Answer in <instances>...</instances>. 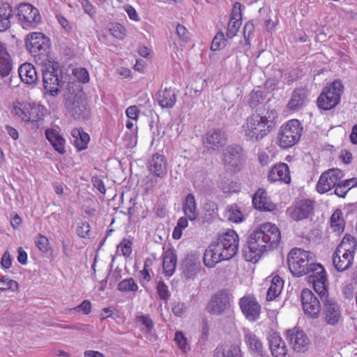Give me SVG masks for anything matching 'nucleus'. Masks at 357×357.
<instances>
[{
  "label": "nucleus",
  "mask_w": 357,
  "mask_h": 357,
  "mask_svg": "<svg viewBox=\"0 0 357 357\" xmlns=\"http://www.w3.org/2000/svg\"><path fill=\"white\" fill-rule=\"evenodd\" d=\"M230 303L231 295L228 291L222 290L211 297L207 308L211 314L219 315L230 308Z\"/></svg>",
  "instance_id": "obj_12"
},
{
  "label": "nucleus",
  "mask_w": 357,
  "mask_h": 357,
  "mask_svg": "<svg viewBox=\"0 0 357 357\" xmlns=\"http://www.w3.org/2000/svg\"><path fill=\"white\" fill-rule=\"evenodd\" d=\"M31 102H16L13 103L11 113L13 116L22 121L26 122L29 119V109L30 108Z\"/></svg>",
  "instance_id": "obj_41"
},
{
  "label": "nucleus",
  "mask_w": 357,
  "mask_h": 357,
  "mask_svg": "<svg viewBox=\"0 0 357 357\" xmlns=\"http://www.w3.org/2000/svg\"><path fill=\"white\" fill-rule=\"evenodd\" d=\"M13 15V9L10 4L3 3L0 5V32L5 31L10 28Z\"/></svg>",
  "instance_id": "obj_39"
},
{
  "label": "nucleus",
  "mask_w": 357,
  "mask_h": 357,
  "mask_svg": "<svg viewBox=\"0 0 357 357\" xmlns=\"http://www.w3.org/2000/svg\"><path fill=\"white\" fill-rule=\"evenodd\" d=\"M314 202L303 199L287 208V215L296 222L310 218L314 213Z\"/></svg>",
  "instance_id": "obj_10"
},
{
  "label": "nucleus",
  "mask_w": 357,
  "mask_h": 357,
  "mask_svg": "<svg viewBox=\"0 0 357 357\" xmlns=\"http://www.w3.org/2000/svg\"><path fill=\"white\" fill-rule=\"evenodd\" d=\"M36 245L39 250L43 253H47L50 249L49 240L44 235L40 234L38 236L36 240Z\"/></svg>",
  "instance_id": "obj_52"
},
{
  "label": "nucleus",
  "mask_w": 357,
  "mask_h": 357,
  "mask_svg": "<svg viewBox=\"0 0 357 357\" xmlns=\"http://www.w3.org/2000/svg\"><path fill=\"white\" fill-rule=\"evenodd\" d=\"M252 204L255 208L264 211H273L276 205L272 202L264 189H259L252 197Z\"/></svg>",
  "instance_id": "obj_26"
},
{
  "label": "nucleus",
  "mask_w": 357,
  "mask_h": 357,
  "mask_svg": "<svg viewBox=\"0 0 357 357\" xmlns=\"http://www.w3.org/2000/svg\"><path fill=\"white\" fill-rule=\"evenodd\" d=\"M81 5L84 12L91 17H93L96 15L95 8L88 0H82Z\"/></svg>",
  "instance_id": "obj_62"
},
{
  "label": "nucleus",
  "mask_w": 357,
  "mask_h": 357,
  "mask_svg": "<svg viewBox=\"0 0 357 357\" xmlns=\"http://www.w3.org/2000/svg\"><path fill=\"white\" fill-rule=\"evenodd\" d=\"M67 108L70 114L78 120H84L89 117L90 111L84 98L75 96L73 100L67 102Z\"/></svg>",
  "instance_id": "obj_14"
},
{
  "label": "nucleus",
  "mask_w": 357,
  "mask_h": 357,
  "mask_svg": "<svg viewBox=\"0 0 357 357\" xmlns=\"http://www.w3.org/2000/svg\"><path fill=\"white\" fill-rule=\"evenodd\" d=\"M244 340L250 351L256 357L263 355L264 347L261 340L253 332L244 329Z\"/></svg>",
  "instance_id": "obj_28"
},
{
  "label": "nucleus",
  "mask_w": 357,
  "mask_h": 357,
  "mask_svg": "<svg viewBox=\"0 0 357 357\" xmlns=\"http://www.w3.org/2000/svg\"><path fill=\"white\" fill-rule=\"evenodd\" d=\"M76 311H82L84 314H88L91 311V303L89 300H84L80 305L74 308Z\"/></svg>",
  "instance_id": "obj_64"
},
{
  "label": "nucleus",
  "mask_w": 357,
  "mask_h": 357,
  "mask_svg": "<svg viewBox=\"0 0 357 357\" xmlns=\"http://www.w3.org/2000/svg\"><path fill=\"white\" fill-rule=\"evenodd\" d=\"M245 160L244 151L239 145L227 146L223 151L222 162L228 172L236 173L241 171Z\"/></svg>",
  "instance_id": "obj_5"
},
{
  "label": "nucleus",
  "mask_w": 357,
  "mask_h": 357,
  "mask_svg": "<svg viewBox=\"0 0 357 357\" xmlns=\"http://www.w3.org/2000/svg\"><path fill=\"white\" fill-rule=\"evenodd\" d=\"M354 257L349 254H344L335 251L333 255V264L338 272H343L349 269L354 262Z\"/></svg>",
  "instance_id": "obj_33"
},
{
  "label": "nucleus",
  "mask_w": 357,
  "mask_h": 357,
  "mask_svg": "<svg viewBox=\"0 0 357 357\" xmlns=\"http://www.w3.org/2000/svg\"><path fill=\"white\" fill-rule=\"evenodd\" d=\"M174 341L183 353H187L190 350V347L187 338L181 331L176 332Z\"/></svg>",
  "instance_id": "obj_47"
},
{
  "label": "nucleus",
  "mask_w": 357,
  "mask_h": 357,
  "mask_svg": "<svg viewBox=\"0 0 357 357\" xmlns=\"http://www.w3.org/2000/svg\"><path fill=\"white\" fill-rule=\"evenodd\" d=\"M91 227L90 225L87 222H82L79 225L77 229V234L81 238H86L89 237L90 234Z\"/></svg>",
  "instance_id": "obj_56"
},
{
  "label": "nucleus",
  "mask_w": 357,
  "mask_h": 357,
  "mask_svg": "<svg viewBox=\"0 0 357 357\" xmlns=\"http://www.w3.org/2000/svg\"><path fill=\"white\" fill-rule=\"evenodd\" d=\"M226 45V39L224 33L219 31L213 38L211 46L212 51H217L222 49Z\"/></svg>",
  "instance_id": "obj_49"
},
{
  "label": "nucleus",
  "mask_w": 357,
  "mask_h": 357,
  "mask_svg": "<svg viewBox=\"0 0 357 357\" xmlns=\"http://www.w3.org/2000/svg\"><path fill=\"white\" fill-rule=\"evenodd\" d=\"M301 300L305 314L311 318H317L321 310V305L319 301L312 291L308 289H303L301 294Z\"/></svg>",
  "instance_id": "obj_13"
},
{
  "label": "nucleus",
  "mask_w": 357,
  "mask_h": 357,
  "mask_svg": "<svg viewBox=\"0 0 357 357\" xmlns=\"http://www.w3.org/2000/svg\"><path fill=\"white\" fill-rule=\"evenodd\" d=\"M214 357H241V349L237 345L231 344L225 347H217Z\"/></svg>",
  "instance_id": "obj_42"
},
{
  "label": "nucleus",
  "mask_w": 357,
  "mask_h": 357,
  "mask_svg": "<svg viewBox=\"0 0 357 357\" xmlns=\"http://www.w3.org/2000/svg\"><path fill=\"white\" fill-rule=\"evenodd\" d=\"M13 70V62L10 55L0 59V75L8 77Z\"/></svg>",
  "instance_id": "obj_46"
},
{
  "label": "nucleus",
  "mask_w": 357,
  "mask_h": 357,
  "mask_svg": "<svg viewBox=\"0 0 357 357\" xmlns=\"http://www.w3.org/2000/svg\"><path fill=\"white\" fill-rule=\"evenodd\" d=\"M110 33L116 38L123 39L126 36V29L120 24L116 23L109 29Z\"/></svg>",
  "instance_id": "obj_53"
},
{
  "label": "nucleus",
  "mask_w": 357,
  "mask_h": 357,
  "mask_svg": "<svg viewBox=\"0 0 357 357\" xmlns=\"http://www.w3.org/2000/svg\"><path fill=\"white\" fill-rule=\"evenodd\" d=\"M356 246V239L350 234H346L340 243L336 248L335 251L344 253V255L349 254L350 255L354 257Z\"/></svg>",
  "instance_id": "obj_38"
},
{
  "label": "nucleus",
  "mask_w": 357,
  "mask_h": 357,
  "mask_svg": "<svg viewBox=\"0 0 357 357\" xmlns=\"http://www.w3.org/2000/svg\"><path fill=\"white\" fill-rule=\"evenodd\" d=\"M17 16L24 29H34L41 22L39 10L30 3H21L17 8Z\"/></svg>",
  "instance_id": "obj_7"
},
{
  "label": "nucleus",
  "mask_w": 357,
  "mask_h": 357,
  "mask_svg": "<svg viewBox=\"0 0 357 357\" xmlns=\"http://www.w3.org/2000/svg\"><path fill=\"white\" fill-rule=\"evenodd\" d=\"M344 225L342 213L337 209L331 217V227L334 231L341 233L344 229Z\"/></svg>",
  "instance_id": "obj_43"
},
{
  "label": "nucleus",
  "mask_w": 357,
  "mask_h": 357,
  "mask_svg": "<svg viewBox=\"0 0 357 357\" xmlns=\"http://www.w3.org/2000/svg\"><path fill=\"white\" fill-rule=\"evenodd\" d=\"M344 177V173L340 169H329L323 172L317 182L316 188L320 194L328 192L335 188L338 182Z\"/></svg>",
  "instance_id": "obj_9"
},
{
  "label": "nucleus",
  "mask_w": 357,
  "mask_h": 357,
  "mask_svg": "<svg viewBox=\"0 0 357 357\" xmlns=\"http://www.w3.org/2000/svg\"><path fill=\"white\" fill-rule=\"evenodd\" d=\"M177 258L174 250H167L163 254L162 267L166 276H172L176 266Z\"/></svg>",
  "instance_id": "obj_36"
},
{
  "label": "nucleus",
  "mask_w": 357,
  "mask_h": 357,
  "mask_svg": "<svg viewBox=\"0 0 357 357\" xmlns=\"http://www.w3.org/2000/svg\"><path fill=\"white\" fill-rule=\"evenodd\" d=\"M264 100L263 92L260 91H252L250 93V105L251 107H255L262 102Z\"/></svg>",
  "instance_id": "obj_57"
},
{
  "label": "nucleus",
  "mask_w": 357,
  "mask_h": 357,
  "mask_svg": "<svg viewBox=\"0 0 357 357\" xmlns=\"http://www.w3.org/2000/svg\"><path fill=\"white\" fill-rule=\"evenodd\" d=\"M270 282L271 284L266 293V300L268 301H273L280 294L284 285V281L278 275L273 277Z\"/></svg>",
  "instance_id": "obj_40"
},
{
  "label": "nucleus",
  "mask_w": 357,
  "mask_h": 357,
  "mask_svg": "<svg viewBox=\"0 0 357 357\" xmlns=\"http://www.w3.org/2000/svg\"><path fill=\"white\" fill-rule=\"evenodd\" d=\"M268 344L273 357H286L288 352L287 347L276 333H272L268 336Z\"/></svg>",
  "instance_id": "obj_24"
},
{
  "label": "nucleus",
  "mask_w": 357,
  "mask_h": 357,
  "mask_svg": "<svg viewBox=\"0 0 357 357\" xmlns=\"http://www.w3.org/2000/svg\"><path fill=\"white\" fill-rule=\"evenodd\" d=\"M314 268L310 272V281L313 284L314 291L320 296H324L326 292V275L324 268L320 264H312Z\"/></svg>",
  "instance_id": "obj_17"
},
{
  "label": "nucleus",
  "mask_w": 357,
  "mask_h": 357,
  "mask_svg": "<svg viewBox=\"0 0 357 357\" xmlns=\"http://www.w3.org/2000/svg\"><path fill=\"white\" fill-rule=\"evenodd\" d=\"M139 109L137 106L132 105L128 107L126 110L127 117L133 121H137L139 118Z\"/></svg>",
  "instance_id": "obj_61"
},
{
  "label": "nucleus",
  "mask_w": 357,
  "mask_h": 357,
  "mask_svg": "<svg viewBox=\"0 0 357 357\" xmlns=\"http://www.w3.org/2000/svg\"><path fill=\"white\" fill-rule=\"evenodd\" d=\"M182 275L187 280H194L201 269V263L197 257L187 255L181 262Z\"/></svg>",
  "instance_id": "obj_20"
},
{
  "label": "nucleus",
  "mask_w": 357,
  "mask_h": 357,
  "mask_svg": "<svg viewBox=\"0 0 357 357\" xmlns=\"http://www.w3.org/2000/svg\"><path fill=\"white\" fill-rule=\"evenodd\" d=\"M19 76L21 80L28 84H36L38 80V75L35 67L29 63H24L18 69Z\"/></svg>",
  "instance_id": "obj_35"
},
{
  "label": "nucleus",
  "mask_w": 357,
  "mask_h": 357,
  "mask_svg": "<svg viewBox=\"0 0 357 357\" xmlns=\"http://www.w3.org/2000/svg\"><path fill=\"white\" fill-rule=\"evenodd\" d=\"M203 260L206 267L213 268L218 262L229 259L225 257V254L213 242L206 250Z\"/></svg>",
  "instance_id": "obj_23"
},
{
  "label": "nucleus",
  "mask_w": 357,
  "mask_h": 357,
  "mask_svg": "<svg viewBox=\"0 0 357 357\" xmlns=\"http://www.w3.org/2000/svg\"><path fill=\"white\" fill-rule=\"evenodd\" d=\"M287 262L290 272L297 277L310 273L312 264H316L312 253L298 248L289 252Z\"/></svg>",
  "instance_id": "obj_3"
},
{
  "label": "nucleus",
  "mask_w": 357,
  "mask_h": 357,
  "mask_svg": "<svg viewBox=\"0 0 357 357\" xmlns=\"http://www.w3.org/2000/svg\"><path fill=\"white\" fill-rule=\"evenodd\" d=\"M309 91L305 88H297L293 91L287 107L290 111H298L308 102Z\"/></svg>",
  "instance_id": "obj_22"
},
{
  "label": "nucleus",
  "mask_w": 357,
  "mask_h": 357,
  "mask_svg": "<svg viewBox=\"0 0 357 357\" xmlns=\"http://www.w3.org/2000/svg\"><path fill=\"white\" fill-rule=\"evenodd\" d=\"M255 29L254 25L251 22H247L243 28V36L245 40V43L248 45H250V38L251 34L253 33Z\"/></svg>",
  "instance_id": "obj_60"
},
{
  "label": "nucleus",
  "mask_w": 357,
  "mask_h": 357,
  "mask_svg": "<svg viewBox=\"0 0 357 357\" xmlns=\"http://www.w3.org/2000/svg\"><path fill=\"white\" fill-rule=\"evenodd\" d=\"M214 243L225 254V257L230 259L237 252L238 236L234 230H228Z\"/></svg>",
  "instance_id": "obj_11"
},
{
  "label": "nucleus",
  "mask_w": 357,
  "mask_h": 357,
  "mask_svg": "<svg viewBox=\"0 0 357 357\" xmlns=\"http://www.w3.org/2000/svg\"><path fill=\"white\" fill-rule=\"evenodd\" d=\"M136 321L137 324H139L140 325H142L145 327V331L146 333L150 332L154 326V323L149 314H142L137 316Z\"/></svg>",
  "instance_id": "obj_51"
},
{
  "label": "nucleus",
  "mask_w": 357,
  "mask_h": 357,
  "mask_svg": "<svg viewBox=\"0 0 357 357\" xmlns=\"http://www.w3.org/2000/svg\"><path fill=\"white\" fill-rule=\"evenodd\" d=\"M188 220L189 219L185 215L178 218L172 233V236L174 239L178 240L181 238L183 230L188 226Z\"/></svg>",
  "instance_id": "obj_48"
},
{
  "label": "nucleus",
  "mask_w": 357,
  "mask_h": 357,
  "mask_svg": "<svg viewBox=\"0 0 357 357\" xmlns=\"http://www.w3.org/2000/svg\"><path fill=\"white\" fill-rule=\"evenodd\" d=\"M277 117L278 113L275 109H268L262 114H253L247 118L242 126V131L248 139L259 142L271 131Z\"/></svg>",
  "instance_id": "obj_2"
},
{
  "label": "nucleus",
  "mask_w": 357,
  "mask_h": 357,
  "mask_svg": "<svg viewBox=\"0 0 357 357\" xmlns=\"http://www.w3.org/2000/svg\"><path fill=\"white\" fill-rule=\"evenodd\" d=\"M344 90L341 81L336 79L329 86L326 87L317 99L318 107L324 110L335 107L340 101Z\"/></svg>",
  "instance_id": "obj_6"
},
{
  "label": "nucleus",
  "mask_w": 357,
  "mask_h": 357,
  "mask_svg": "<svg viewBox=\"0 0 357 357\" xmlns=\"http://www.w3.org/2000/svg\"><path fill=\"white\" fill-rule=\"evenodd\" d=\"M176 33L178 38L183 42H188L190 40V34L188 29L182 24H177Z\"/></svg>",
  "instance_id": "obj_59"
},
{
  "label": "nucleus",
  "mask_w": 357,
  "mask_h": 357,
  "mask_svg": "<svg viewBox=\"0 0 357 357\" xmlns=\"http://www.w3.org/2000/svg\"><path fill=\"white\" fill-rule=\"evenodd\" d=\"M148 169L154 176L163 178L167 173V164L165 156L160 153H155L148 162Z\"/></svg>",
  "instance_id": "obj_21"
},
{
  "label": "nucleus",
  "mask_w": 357,
  "mask_h": 357,
  "mask_svg": "<svg viewBox=\"0 0 357 357\" xmlns=\"http://www.w3.org/2000/svg\"><path fill=\"white\" fill-rule=\"evenodd\" d=\"M280 240V231L275 224L266 222L260 225L249 236L248 250L244 251L245 260L256 263L263 253L276 248Z\"/></svg>",
  "instance_id": "obj_1"
},
{
  "label": "nucleus",
  "mask_w": 357,
  "mask_h": 357,
  "mask_svg": "<svg viewBox=\"0 0 357 357\" xmlns=\"http://www.w3.org/2000/svg\"><path fill=\"white\" fill-rule=\"evenodd\" d=\"M241 4L236 2L227 26V36L229 38L234 37L241 25Z\"/></svg>",
  "instance_id": "obj_27"
},
{
  "label": "nucleus",
  "mask_w": 357,
  "mask_h": 357,
  "mask_svg": "<svg viewBox=\"0 0 357 357\" xmlns=\"http://www.w3.org/2000/svg\"><path fill=\"white\" fill-rule=\"evenodd\" d=\"M155 98L158 103L162 108H172L176 101L175 91L172 88H165L159 91Z\"/></svg>",
  "instance_id": "obj_32"
},
{
  "label": "nucleus",
  "mask_w": 357,
  "mask_h": 357,
  "mask_svg": "<svg viewBox=\"0 0 357 357\" xmlns=\"http://www.w3.org/2000/svg\"><path fill=\"white\" fill-rule=\"evenodd\" d=\"M287 339L293 349L297 352H304L307 349L310 340L305 333L296 328L287 332Z\"/></svg>",
  "instance_id": "obj_18"
},
{
  "label": "nucleus",
  "mask_w": 357,
  "mask_h": 357,
  "mask_svg": "<svg viewBox=\"0 0 357 357\" xmlns=\"http://www.w3.org/2000/svg\"><path fill=\"white\" fill-rule=\"evenodd\" d=\"M303 126L297 119H291L282 125L277 135L278 145L282 149L292 147L300 140Z\"/></svg>",
  "instance_id": "obj_4"
},
{
  "label": "nucleus",
  "mask_w": 357,
  "mask_h": 357,
  "mask_svg": "<svg viewBox=\"0 0 357 357\" xmlns=\"http://www.w3.org/2000/svg\"><path fill=\"white\" fill-rule=\"evenodd\" d=\"M268 178L272 182L281 181L284 183H289L291 176L289 166L284 162L275 165L269 171Z\"/></svg>",
  "instance_id": "obj_25"
},
{
  "label": "nucleus",
  "mask_w": 357,
  "mask_h": 357,
  "mask_svg": "<svg viewBox=\"0 0 357 357\" xmlns=\"http://www.w3.org/2000/svg\"><path fill=\"white\" fill-rule=\"evenodd\" d=\"M239 305L248 320L255 321L259 318L261 306L253 296L248 295L242 297L239 301Z\"/></svg>",
  "instance_id": "obj_15"
},
{
  "label": "nucleus",
  "mask_w": 357,
  "mask_h": 357,
  "mask_svg": "<svg viewBox=\"0 0 357 357\" xmlns=\"http://www.w3.org/2000/svg\"><path fill=\"white\" fill-rule=\"evenodd\" d=\"M117 289L122 292L137 291L138 285L132 278H130L121 281L118 284Z\"/></svg>",
  "instance_id": "obj_44"
},
{
  "label": "nucleus",
  "mask_w": 357,
  "mask_h": 357,
  "mask_svg": "<svg viewBox=\"0 0 357 357\" xmlns=\"http://www.w3.org/2000/svg\"><path fill=\"white\" fill-rule=\"evenodd\" d=\"M324 314L328 324L333 326L337 324L341 318L340 306L336 302L327 300L324 304Z\"/></svg>",
  "instance_id": "obj_29"
},
{
  "label": "nucleus",
  "mask_w": 357,
  "mask_h": 357,
  "mask_svg": "<svg viewBox=\"0 0 357 357\" xmlns=\"http://www.w3.org/2000/svg\"><path fill=\"white\" fill-rule=\"evenodd\" d=\"M45 137L56 151L60 154L66 153V140L58 129L49 128L45 130Z\"/></svg>",
  "instance_id": "obj_30"
},
{
  "label": "nucleus",
  "mask_w": 357,
  "mask_h": 357,
  "mask_svg": "<svg viewBox=\"0 0 357 357\" xmlns=\"http://www.w3.org/2000/svg\"><path fill=\"white\" fill-rule=\"evenodd\" d=\"M72 143L78 151L86 149L90 140L89 135L80 128H75L71 131Z\"/></svg>",
  "instance_id": "obj_37"
},
{
  "label": "nucleus",
  "mask_w": 357,
  "mask_h": 357,
  "mask_svg": "<svg viewBox=\"0 0 357 357\" xmlns=\"http://www.w3.org/2000/svg\"><path fill=\"white\" fill-rule=\"evenodd\" d=\"M226 142L227 137L225 132L220 129H213L206 133L203 144L208 151H216L225 146Z\"/></svg>",
  "instance_id": "obj_16"
},
{
  "label": "nucleus",
  "mask_w": 357,
  "mask_h": 357,
  "mask_svg": "<svg viewBox=\"0 0 357 357\" xmlns=\"http://www.w3.org/2000/svg\"><path fill=\"white\" fill-rule=\"evenodd\" d=\"M26 49L34 56L45 54L50 47L49 38L40 32L28 34L25 38Z\"/></svg>",
  "instance_id": "obj_8"
},
{
  "label": "nucleus",
  "mask_w": 357,
  "mask_h": 357,
  "mask_svg": "<svg viewBox=\"0 0 357 357\" xmlns=\"http://www.w3.org/2000/svg\"><path fill=\"white\" fill-rule=\"evenodd\" d=\"M18 289V283L8 278L3 277L0 280V291H5L11 290L16 291Z\"/></svg>",
  "instance_id": "obj_50"
},
{
  "label": "nucleus",
  "mask_w": 357,
  "mask_h": 357,
  "mask_svg": "<svg viewBox=\"0 0 357 357\" xmlns=\"http://www.w3.org/2000/svg\"><path fill=\"white\" fill-rule=\"evenodd\" d=\"M157 292L159 297L162 300H167L170 296L167 285L162 281L158 283Z\"/></svg>",
  "instance_id": "obj_55"
},
{
  "label": "nucleus",
  "mask_w": 357,
  "mask_h": 357,
  "mask_svg": "<svg viewBox=\"0 0 357 357\" xmlns=\"http://www.w3.org/2000/svg\"><path fill=\"white\" fill-rule=\"evenodd\" d=\"M73 75L82 83H87L89 80V73L84 68H75Z\"/></svg>",
  "instance_id": "obj_54"
},
{
  "label": "nucleus",
  "mask_w": 357,
  "mask_h": 357,
  "mask_svg": "<svg viewBox=\"0 0 357 357\" xmlns=\"http://www.w3.org/2000/svg\"><path fill=\"white\" fill-rule=\"evenodd\" d=\"M182 211L190 221H195L199 216V211L195 197L193 194L189 193L185 197L182 203Z\"/></svg>",
  "instance_id": "obj_31"
},
{
  "label": "nucleus",
  "mask_w": 357,
  "mask_h": 357,
  "mask_svg": "<svg viewBox=\"0 0 357 357\" xmlns=\"http://www.w3.org/2000/svg\"><path fill=\"white\" fill-rule=\"evenodd\" d=\"M227 218L229 221L236 223L243 220V215L236 205H231L227 208Z\"/></svg>",
  "instance_id": "obj_45"
},
{
  "label": "nucleus",
  "mask_w": 357,
  "mask_h": 357,
  "mask_svg": "<svg viewBox=\"0 0 357 357\" xmlns=\"http://www.w3.org/2000/svg\"><path fill=\"white\" fill-rule=\"evenodd\" d=\"M118 248H120L122 255L128 257L132 253V243L128 240H123L119 245Z\"/></svg>",
  "instance_id": "obj_58"
},
{
  "label": "nucleus",
  "mask_w": 357,
  "mask_h": 357,
  "mask_svg": "<svg viewBox=\"0 0 357 357\" xmlns=\"http://www.w3.org/2000/svg\"><path fill=\"white\" fill-rule=\"evenodd\" d=\"M43 82L44 87V94L51 97L56 96L59 93V79L57 72L54 69L52 70H45L43 73Z\"/></svg>",
  "instance_id": "obj_19"
},
{
  "label": "nucleus",
  "mask_w": 357,
  "mask_h": 357,
  "mask_svg": "<svg viewBox=\"0 0 357 357\" xmlns=\"http://www.w3.org/2000/svg\"><path fill=\"white\" fill-rule=\"evenodd\" d=\"M46 108L39 104L31 103L29 109V116L26 122H29L34 128H38L39 123L43 121L46 114Z\"/></svg>",
  "instance_id": "obj_34"
},
{
  "label": "nucleus",
  "mask_w": 357,
  "mask_h": 357,
  "mask_svg": "<svg viewBox=\"0 0 357 357\" xmlns=\"http://www.w3.org/2000/svg\"><path fill=\"white\" fill-rule=\"evenodd\" d=\"M124 10L127 13L129 18L131 20H133L135 22H139L140 20V17H139L137 10H135V8L133 6H132L130 5H127L124 7Z\"/></svg>",
  "instance_id": "obj_63"
}]
</instances>
